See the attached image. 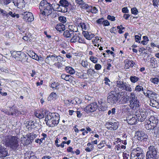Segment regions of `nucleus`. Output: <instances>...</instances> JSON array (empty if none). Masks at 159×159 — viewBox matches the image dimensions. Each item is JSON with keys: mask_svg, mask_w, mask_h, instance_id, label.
<instances>
[{"mask_svg": "<svg viewBox=\"0 0 159 159\" xmlns=\"http://www.w3.org/2000/svg\"><path fill=\"white\" fill-rule=\"evenodd\" d=\"M104 19L103 18L99 19L96 21V22L98 24H103V22Z\"/></svg>", "mask_w": 159, "mask_h": 159, "instance_id": "nucleus-63", "label": "nucleus"}, {"mask_svg": "<svg viewBox=\"0 0 159 159\" xmlns=\"http://www.w3.org/2000/svg\"><path fill=\"white\" fill-rule=\"evenodd\" d=\"M148 120L153 125H155V126L158 122V120L157 118L153 116H151L149 118Z\"/></svg>", "mask_w": 159, "mask_h": 159, "instance_id": "nucleus-22", "label": "nucleus"}, {"mask_svg": "<svg viewBox=\"0 0 159 159\" xmlns=\"http://www.w3.org/2000/svg\"><path fill=\"white\" fill-rule=\"evenodd\" d=\"M21 143L24 146L28 145L30 143V140L24 136L21 138Z\"/></svg>", "mask_w": 159, "mask_h": 159, "instance_id": "nucleus-24", "label": "nucleus"}, {"mask_svg": "<svg viewBox=\"0 0 159 159\" xmlns=\"http://www.w3.org/2000/svg\"><path fill=\"white\" fill-rule=\"evenodd\" d=\"M131 12L132 14L136 15L138 13V11L136 8L134 7L131 9Z\"/></svg>", "mask_w": 159, "mask_h": 159, "instance_id": "nucleus-53", "label": "nucleus"}, {"mask_svg": "<svg viewBox=\"0 0 159 159\" xmlns=\"http://www.w3.org/2000/svg\"><path fill=\"white\" fill-rule=\"evenodd\" d=\"M59 84L57 82H54L52 83L51 85V87L53 89H58V86H59Z\"/></svg>", "mask_w": 159, "mask_h": 159, "instance_id": "nucleus-40", "label": "nucleus"}, {"mask_svg": "<svg viewBox=\"0 0 159 159\" xmlns=\"http://www.w3.org/2000/svg\"><path fill=\"white\" fill-rule=\"evenodd\" d=\"M89 59L93 63H96L98 61V59L96 57L91 56L90 57Z\"/></svg>", "mask_w": 159, "mask_h": 159, "instance_id": "nucleus-43", "label": "nucleus"}, {"mask_svg": "<svg viewBox=\"0 0 159 159\" xmlns=\"http://www.w3.org/2000/svg\"><path fill=\"white\" fill-rule=\"evenodd\" d=\"M95 69L97 70H99L102 68V66L99 64H96L94 66Z\"/></svg>", "mask_w": 159, "mask_h": 159, "instance_id": "nucleus-56", "label": "nucleus"}, {"mask_svg": "<svg viewBox=\"0 0 159 159\" xmlns=\"http://www.w3.org/2000/svg\"><path fill=\"white\" fill-rule=\"evenodd\" d=\"M45 112L36 113H35V116L39 119H42L44 117Z\"/></svg>", "mask_w": 159, "mask_h": 159, "instance_id": "nucleus-39", "label": "nucleus"}, {"mask_svg": "<svg viewBox=\"0 0 159 159\" xmlns=\"http://www.w3.org/2000/svg\"><path fill=\"white\" fill-rule=\"evenodd\" d=\"M67 7L60 5V7H59V11L63 13L67 12Z\"/></svg>", "mask_w": 159, "mask_h": 159, "instance_id": "nucleus-37", "label": "nucleus"}, {"mask_svg": "<svg viewBox=\"0 0 159 159\" xmlns=\"http://www.w3.org/2000/svg\"><path fill=\"white\" fill-rule=\"evenodd\" d=\"M59 20L61 22L64 23L66 22V18L64 16H60L58 18Z\"/></svg>", "mask_w": 159, "mask_h": 159, "instance_id": "nucleus-50", "label": "nucleus"}, {"mask_svg": "<svg viewBox=\"0 0 159 159\" xmlns=\"http://www.w3.org/2000/svg\"><path fill=\"white\" fill-rule=\"evenodd\" d=\"M76 3L79 5H81L84 8H86L88 4H85L83 0H75Z\"/></svg>", "mask_w": 159, "mask_h": 159, "instance_id": "nucleus-32", "label": "nucleus"}, {"mask_svg": "<svg viewBox=\"0 0 159 159\" xmlns=\"http://www.w3.org/2000/svg\"><path fill=\"white\" fill-rule=\"evenodd\" d=\"M111 124H112V122L108 121L105 124V126L108 129L111 130Z\"/></svg>", "mask_w": 159, "mask_h": 159, "instance_id": "nucleus-49", "label": "nucleus"}, {"mask_svg": "<svg viewBox=\"0 0 159 159\" xmlns=\"http://www.w3.org/2000/svg\"><path fill=\"white\" fill-rule=\"evenodd\" d=\"M13 110V109L12 108H11L10 109V111H11V113H10V112L8 111L7 109H3L2 110V111L6 114L10 115H13L14 114H15V113L16 112V110H15L14 112H13L12 111Z\"/></svg>", "mask_w": 159, "mask_h": 159, "instance_id": "nucleus-33", "label": "nucleus"}, {"mask_svg": "<svg viewBox=\"0 0 159 159\" xmlns=\"http://www.w3.org/2000/svg\"><path fill=\"white\" fill-rule=\"evenodd\" d=\"M145 128L147 130H151L155 129V130L156 129V128L155 125H153L151 123L147 120L146 121L145 124Z\"/></svg>", "mask_w": 159, "mask_h": 159, "instance_id": "nucleus-18", "label": "nucleus"}, {"mask_svg": "<svg viewBox=\"0 0 159 159\" xmlns=\"http://www.w3.org/2000/svg\"><path fill=\"white\" fill-rule=\"evenodd\" d=\"M135 115H136V117L137 118V120H138V121H139V118H141V116H140V112L138 113V111H137L135 113Z\"/></svg>", "mask_w": 159, "mask_h": 159, "instance_id": "nucleus-61", "label": "nucleus"}, {"mask_svg": "<svg viewBox=\"0 0 159 159\" xmlns=\"http://www.w3.org/2000/svg\"><path fill=\"white\" fill-rule=\"evenodd\" d=\"M51 4L47 1L43 0L41 2L39 8L40 14L43 16H48L52 12Z\"/></svg>", "mask_w": 159, "mask_h": 159, "instance_id": "nucleus-3", "label": "nucleus"}, {"mask_svg": "<svg viewBox=\"0 0 159 159\" xmlns=\"http://www.w3.org/2000/svg\"><path fill=\"white\" fill-rule=\"evenodd\" d=\"M54 65H55L58 69H60L61 70L63 69L64 67V66L63 65L59 62H58L57 63H55Z\"/></svg>", "mask_w": 159, "mask_h": 159, "instance_id": "nucleus-47", "label": "nucleus"}, {"mask_svg": "<svg viewBox=\"0 0 159 159\" xmlns=\"http://www.w3.org/2000/svg\"><path fill=\"white\" fill-rule=\"evenodd\" d=\"M99 41L100 42L101 40L97 36L95 37V39H93L92 40L93 43L94 44V46H97L96 44H95V43H99Z\"/></svg>", "mask_w": 159, "mask_h": 159, "instance_id": "nucleus-48", "label": "nucleus"}, {"mask_svg": "<svg viewBox=\"0 0 159 159\" xmlns=\"http://www.w3.org/2000/svg\"><path fill=\"white\" fill-rule=\"evenodd\" d=\"M157 94L152 91L148 90L146 92V96L149 98L156 97Z\"/></svg>", "mask_w": 159, "mask_h": 159, "instance_id": "nucleus-20", "label": "nucleus"}, {"mask_svg": "<svg viewBox=\"0 0 159 159\" xmlns=\"http://www.w3.org/2000/svg\"><path fill=\"white\" fill-rule=\"evenodd\" d=\"M118 122H112L111 125V129L112 130H116L118 128Z\"/></svg>", "mask_w": 159, "mask_h": 159, "instance_id": "nucleus-38", "label": "nucleus"}, {"mask_svg": "<svg viewBox=\"0 0 159 159\" xmlns=\"http://www.w3.org/2000/svg\"><path fill=\"white\" fill-rule=\"evenodd\" d=\"M107 18V19L111 20L112 21H114L115 20V17L113 16H111L110 15H108Z\"/></svg>", "mask_w": 159, "mask_h": 159, "instance_id": "nucleus-57", "label": "nucleus"}, {"mask_svg": "<svg viewBox=\"0 0 159 159\" xmlns=\"http://www.w3.org/2000/svg\"><path fill=\"white\" fill-rule=\"evenodd\" d=\"M79 37L74 32V36H72L71 37V38L70 40V42L71 43H75L78 42Z\"/></svg>", "mask_w": 159, "mask_h": 159, "instance_id": "nucleus-29", "label": "nucleus"}, {"mask_svg": "<svg viewBox=\"0 0 159 159\" xmlns=\"http://www.w3.org/2000/svg\"><path fill=\"white\" fill-rule=\"evenodd\" d=\"M11 0H2L1 3L2 5H8L11 2Z\"/></svg>", "mask_w": 159, "mask_h": 159, "instance_id": "nucleus-46", "label": "nucleus"}, {"mask_svg": "<svg viewBox=\"0 0 159 159\" xmlns=\"http://www.w3.org/2000/svg\"><path fill=\"white\" fill-rule=\"evenodd\" d=\"M97 108V105L96 102H93L88 105L84 109V111L89 113L94 112Z\"/></svg>", "mask_w": 159, "mask_h": 159, "instance_id": "nucleus-8", "label": "nucleus"}, {"mask_svg": "<svg viewBox=\"0 0 159 159\" xmlns=\"http://www.w3.org/2000/svg\"><path fill=\"white\" fill-rule=\"evenodd\" d=\"M138 139L140 141L143 140L146 141L147 139L148 136L143 131H137L136 132Z\"/></svg>", "mask_w": 159, "mask_h": 159, "instance_id": "nucleus-10", "label": "nucleus"}, {"mask_svg": "<svg viewBox=\"0 0 159 159\" xmlns=\"http://www.w3.org/2000/svg\"><path fill=\"white\" fill-rule=\"evenodd\" d=\"M26 55L24 53L21 52H17V54L16 57H15V59L20 61L22 57H26Z\"/></svg>", "mask_w": 159, "mask_h": 159, "instance_id": "nucleus-28", "label": "nucleus"}, {"mask_svg": "<svg viewBox=\"0 0 159 159\" xmlns=\"http://www.w3.org/2000/svg\"><path fill=\"white\" fill-rule=\"evenodd\" d=\"M107 98V103L111 105H115L120 102L118 95L115 91H112L108 93Z\"/></svg>", "mask_w": 159, "mask_h": 159, "instance_id": "nucleus-4", "label": "nucleus"}, {"mask_svg": "<svg viewBox=\"0 0 159 159\" xmlns=\"http://www.w3.org/2000/svg\"><path fill=\"white\" fill-rule=\"evenodd\" d=\"M84 36L88 40H90L92 39L94 36L93 34L89 33L88 32H84L83 33Z\"/></svg>", "mask_w": 159, "mask_h": 159, "instance_id": "nucleus-23", "label": "nucleus"}, {"mask_svg": "<svg viewBox=\"0 0 159 159\" xmlns=\"http://www.w3.org/2000/svg\"><path fill=\"white\" fill-rule=\"evenodd\" d=\"M23 20L27 22H31L34 20L32 13L30 12L26 11L22 14Z\"/></svg>", "mask_w": 159, "mask_h": 159, "instance_id": "nucleus-9", "label": "nucleus"}, {"mask_svg": "<svg viewBox=\"0 0 159 159\" xmlns=\"http://www.w3.org/2000/svg\"><path fill=\"white\" fill-rule=\"evenodd\" d=\"M13 3L15 6L19 8H21L25 6L24 0H13Z\"/></svg>", "mask_w": 159, "mask_h": 159, "instance_id": "nucleus-14", "label": "nucleus"}, {"mask_svg": "<svg viewBox=\"0 0 159 159\" xmlns=\"http://www.w3.org/2000/svg\"><path fill=\"white\" fill-rule=\"evenodd\" d=\"M135 38L136 42L140 43V42L139 40L141 39V36H139L138 35H135Z\"/></svg>", "mask_w": 159, "mask_h": 159, "instance_id": "nucleus-58", "label": "nucleus"}, {"mask_svg": "<svg viewBox=\"0 0 159 159\" xmlns=\"http://www.w3.org/2000/svg\"><path fill=\"white\" fill-rule=\"evenodd\" d=\"M57 95L55 93L52 92L50 95L48 97V100H50L51 98L52 99L55 98L56 97Z\"/></svg>", "mask_w": 159, "mask_h": 159, "instance_id": "nucleus-52", "label": "nucleus"}, {"mask_svg": "<svg viewBox=\"0 0 159 159\" xmlns=\"http://www.w3.org/2000/svg\"><path fill=\"white\" fill-rule=\"evenodd\" d=\"M64 103L67 105H69L70 103L72 101V100H69L65 99L63 100Z\"/></svg>", "mask_w": 159, "mask_h": 159, "instance_id": "nucleus-60", "label": "nucleus"}, {"mask_svg": "<svg viewBox=\"0 0 159 159\" xmlns=\"http://www.w3.org/2000/svg\"><path fill=\"white\" fill-rule=\"evenodd\" d=\"M147 154L157 156V150L154 146H150L148 148Z\"/></svg>", "mask_w": 159, "mask_h": 159, "instance_id": "nucleus-12", "label": "nucleus"}, {"mask_svg": "<svg viewBox=\"0 0 159 159\" xmlns=\"http://www.w3.org/2000/svg\"><path fill=\"white\" fill-rule=\"evenodd\" d=\"M129 106L133 110L136 109L139 107V102L137 100L135 101H129Z\"/></svg>", "mask_w": 159, "mask_h": 159, "instance_id": "nucleus-17", "label": "nucleus"}, {"mask_svg": "<svg viewBox=\"0 0 159 159\" xmlns=\"http://www.w3.org/2000/svg\"><path fill=\"white\" fill-rule=\"evenodd\" d=\"M61 77L62 79L66 81H68L70 83L75 82V78L70 75L63 74L61 75Z\"/></svg>", "mask_w": 159, "mask_h": 159, "instance_id": "nucleus-13", "label": "nucleus"}, {"mask_svg": "<svg viewBox=\"0 0 159 159\" xmlns=\"http://www.w3.org/2000/svg\"><path fill=\"white\" fill-rule=\"evenodd\" d=\"M130 79L132 83H135L139 80V78L135 76H131L130 77Z\"/></svg>", "mask_w": 159, "mask_h": 159, "instance_id": "nucleus-36", "label": "nucleus"}, {"mask_svg": "<svg viewBox=\"0 0 159 159\" xmlns=\"http://www.w3.org/2000/svg\"><path fill=\"white\" fill-rule=\"evenodd\" d=\"M157 155L146 154V159H157Z\"/></svg>", "mask_w": 159, "mask_h": 159, "instance_id": "nucleus-44", "label": "nucleus"}, {"mask_svg": "<svg viewBox=\"0 0 159 159\" xmlns=\"http://www.w3.org/2000/svg\"><path fill=\"white\" fill-rule=\"evenodd\" d=\"M135 90L136 92H138L143 91V88L142 86L140 85H137L135 87Z\"/></svg>", "mask_w": 159, "mask_h": 159, "instance_id": "nucleus-41", "label": "nucleus"}, {"mask_svg": "<svg viewBox=\"0 0 159 159\" xmlns=\"http://www.w3.org/2000/svg\"><path fill=\"white\" fill-rule=\"evenodd\" d=\"M79 25L80 26L82 29H84L85 30H86L87 27L84 23H80L79 24Z\"/></svg>", "mask_w": 159, "mask_h": 159, "instance_id": "nucleus-55", "label": "nucleus"}, {"mask_svg": "<svg viewBox=\"0 0 159 159\" xmlns=\"http://www.w3.org/2000/svg\"><path fill=\"white\" fill-rule=\"evenodd\" d=\"M61 57L59 55L57 56L55 54L49 55L47 56L45 59V62L50 65H52L56 61H61Z\"/></svg>", "mask_w": 159, "mask_h": 159, "instance_id": "nucleus-6", "label": "nucleus"}, {"mask_svg": "<svg viewBox=\"0 0 159 159\" xmlns=\"http://www.w3.org/2000/svg\"><path fill=\"white\" fill-rule=\"evenodd\" d=\"M30 34H26L24 36L23 39L26 41H28V40L30 41L31 40V39H30Z\"/></svg>", "mask_w": 159, "mask_h": 159, "instance_id": "nucleus-51", "label": "nucleus"}, {"mask_svg": "<svg viewBox=\"0 0 159 159\" xmlns=\"http://www.w3.org/2000/svg\"><path fill=\"white\" fill-rule=\"evenodd\" d=\"M60 5L57 3L56 2L53 3L51 4L52 9L53 11H59V7H60Z\"/></svg>", "mask_w": 159, "mask_h": 159, "instance_id": "nucleus-31", "label": "nucleus"}, {"mask_svg": "<svg viewBox=\"0 0 159 159\" xmlns=\"http://www.w3.org/2000/svg\"><path fill=\"white\" fill-rule=\"evenodd\" d=\"M27 138L30 140V142L32 141L37 137V135L33 133H30L26 135Z\"/></svg>", "mask_w": 159, "mask_h": 159, "instance_id": "nucleus-25", "label": "nucleus"}, {"mask_svg": "<svg viewBox=\"0 0 159 159\" xmlns=\"http://www.w3.org/2000/svg\"><path fill=\"white\" fill-rule=\"evenodd\" d=\"M59 120V115L58 114L51 113L49 114V116L46 117L45 121L47 125L53 127L57 125Z\"/></svg>", "mask_w": 159, "mask_h": 159, "instance_id": "nucleus-2", "label": "nucleus"}, {"mask_svg": "<svg viewBox=\"0 0 159 159\" xmlns=\"http://www.w3.org/2000/svg\"><path fill=\"white\" fill-rule=\"evenodd\" d=\"M131 156L132 157H144L145 156L143 150L139 147H137L132 151L131 154Z\"/></svg>", "mask_w": 159, "mask_h": 159, "instance_id": "nucleus-7", "label": "nucleus"}, {"mask_svg": "<svg viewBox=\"0 0 159 159\" xmlns=\"http://www.w3.org/2000/svg\"><path fill=\"white\" fill-rule=\"evenodd\" d=\"M140 112V115L141 116V118H139V121L142 122L144 121V120L146 118L148 113L146 111H138V113Z\"/></svg>", "mask_w": 159, "mask_h": 159, "instance_id": "nucleus-19", "label": "nucleus"}, {"mask_svg": "<svg viewBox=\"0 0 159 159\" xmlns=\"http://www.w3.org/2000/svg\"><path fill=\"white\" fill-rule=\"evenodd\" d=\"M134 66L133 62L132 61L126 60L125 61V68L128 69L129 67H132Z\"/></svg>", "mask_w": 159, "mask_h": 159, "instance_id": "nucleus-26", "label": "nucleus"}, {"mask_svg": "<svg viewBox=\"0 0 159 159\" xmlns=\"http://www.w3.org/2000/svg\"><path fill=\"white\" fill-rule=\"evenodd\" d=\"M129 101H135L137 100V98L135 94L133 92L130 93L129 96Z\"/></svg>", "mask_w": 159, "mask_h": 159, "instance_id": "nucleus-34", "label": "nucleus"}, {"mask_svg": "<svg viewBox=\"0 0 159 159\" xmlns=\"http://www.w3.org/2000/svg\"><path fill=\"white\" fill-rule=\"evenodd\" d=\"M150 81L154 84H158L159 82L158 79L157 78H152L150 79Z\"/></svg>", "mask_w": 159, "mask_h": 159, "instance_id": "nucleus-45", "label": "nucleus"}, {"mask_svg": "<svg viewBox=\"0 0 159 159\" xmlns=\"http://www.w3.org/2000/svg\"><path fill=\"white\" fill-rule=\"evenodd\" d=\"M7 154V149L0 144V157H5Z\"/></svg>", "mask_w": 159, "mask_h": 159, "instance_id": "nucleus-16", "label": "nucleus"}, {"mask_svg": "<svg viewBox=\"0 0 159 159\" xmlns=\"http://www.w3.org/2000/svg\"><path fill=\"white\" fill-rule=\"evenodd\" d=\"M56 29L57 30L61 32L65 30V26L64 25L62 24H58L56 26Z\"/></svg>", "mask_w": 159, "mask_h": 159, "instance_id": "nucleus-30", "label": "nucleus"}, {"mask_svg": "<svg viewBox=\"0 0 159 159\" xmlns=\"http://www.w3.org/2000/svg\"><path fill=\"white\" fill-rule=\"evenodd\" d=\"M88 62L87 60H82L81 62V64L82 66L86 68H88Z\"/></svg>", "mask_w": 159, "mask_h": 159, "instance_id": "nucleus-42", "label": "nucleus"}, {"mask_svg": "<svg viewBox=\"0 0 159 159\" xmlns=\"http://www.w3.org/2000/svg\"><path fill=\"white\" fill-rule=\"evenodd\" d=\"M31 55L32 58L33 59L37 60V56L38 55L36 54L34 52H32V53L31 54Z\"/></svg>", "mask_w": 159, "mask_h": 159, "instance_id": "nucleus-62", "label": "nucleus"}, {"mask_svg": "<svg viewBox=\"0 0 159 159\" xmlns=\"http://www.w3.org/2000/svg\"><path fill=\"white\" fill-rule=\"evenodd\" d=\"M92 69H88L87 71V74L89 75H92V74H93V73L92 72Z\"/></svg>", "mask_w": 159, "mask_h": 159, "instance_id": "nucleus-64", "label": "nucleus"}, {"mask_svg": "<svg viewBox=\"0 0 159 159\" xmlns=\"http://www.w3.org/2000/svg\"><path fill=\"white\" fill-rule=\"evenodd\" d=\"M116 84L119 90H124L129 92H131L132 91L130 85L127 83L121 80H118L116 82Z\"/></svg>", "mask_w": 159, "mask_h": 159, "instance_id": "nucleus-5", "label": "nucleus"}, {"mask_svg": "<svg viewBox=\"0 0 159 159\" xmlns=\"http://www.w3.org/2000/svg\"><path fill=\"white\" fill-rule=\"evenodd\" d=\"M17 139L18 138L16 137L9 135L5 136L3 141L7 147L16 149L19 145Z\"/></svg>", "mask_w": 159, "mask_h": 159, "instance_id": "nucleus-1", "label": "nucleus"}, {"mask_svg": "<svg viewBox=\"0 0 159 159\" xmlns=\"http://www.w3.org/2000/svg\"><path fill=\"white\" fill-rule=\"evenodd\" d=\"M59 3L60 5L67 7H68L70 4L68 1L66 0H61L59 1Z\"/></svg>", "mask_w": 159, "mask_h": 159, "instance_id": "nucleus-35", "label": "nucleus"}, {"mask_svg": "<svg viewBox=\"0 0 159 159\" xmlns=\"http://www.w3.org/2000/svg\"><path fill=\"white\" fill-rule=\"evenodd\" d=\"M86 7L85 9H88L89 10L93 13H97L98 12V10L96 7H93L91 5H86Z\"/></svg>", "mask_w": 159, "mask_h": 159, "instance_id": "nucleus-21", "label": "nucleus"}, {"mask_svg": "<svg viewBox=\"0 0 159 159\" xmlns=\"http://www.w3.org/2000/svg\"><path fill=\"white\" fill-rule=\"evenodd\" d=\"M0 14H1L3 16L7 17V12L0 8Z\"/></svg>", "mask_w": 159, "mask_h": 159, "instance_id": "nucleus-54", "label": "nucleus"}, {"mask_svg": "<svg viewBox=\"0 0 159 159\" xmlns=\"http://www.w3.org/2000/svg\"><path fill=\"white\" fill-rule=\"evenodd\" d=\"M74 31L71 29L67 30L64 31L63 35L64 37L66 38H71L74 36Z\"/></svg>", "mask_w": 159, "mask_h": 159, "instance_id": "nucleus-15", "label": "nucleus"}, {"mask_svg": "<svg viewBox=\"0 0 159 159\" xmlns=\"http://www.w3.org/2000/svg\"><path fill=\"white\" fill-rule=\"evenodd\" d=\"M102 24L104 26H108L110 25V23L107 20H104Z\"/></svg>", "mask_w": 159, "mask_h": 159, "instance_id": "nucleus-59", "label": "nucleus"}, {"mask_svg": "<svg viewBox=\"0 0 159 159\" xmlns=\"http://www.w3.org/2000/svg\"><path fill=\"white\" fill-rule=\"evenodd\" d=\"M65 69L67 72L70 74H74L75 73L74 69L72 67L70 66H66Z\"/></svg>", "mask_w": 159, "mask_h": 159, "instance_id": "nucleus-27", "label": "nucleus"}, {"mask_svg": "<svg viewBox=\"0 0 159 159\" xmlns=\"http://www.w3.org/2000/svg\"><path fill=\"white\" fill-rule=\"evenodd\" d=\"M127 118V122L130 125H134L137 122V120L135 114L129 116Z\"/></svg>", "mask_w": 159, "mask_h": 159, "instance_id": "nucleus-11", "label": "nucleus"}]
</instances>
